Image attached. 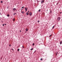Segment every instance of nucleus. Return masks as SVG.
Masks as SVG:
<instances>
[{
	"label": "nucleus",
	"instance_id": "1",
	"mask_svg": "<svg viewBox=\"0 0 62 62\" xmlns=\"http://www.w3.org/2000/svg\"><path fill=\"white\" fill-rule=\"evenodd\" d=\"M61 19V18L60 17H58L57 18V20L58 21H60V19Z\"/></svg>",
	"mask_w": 62,
	"mask_h": 62
},
{
	"label": "nucleus",
	"instance_id": "2",
	"mask_svg": "<svg viewBox=\"0 0 62 62\" xmlns=\"http://www.w3.org/2000/svg\"><path fill=\"white\" fill-rule=\"evenodd\" d=\"M25 11H27V10L28 9V8L27 7H26L25 8Z\"/></svg>",
	"mask_w": 62,
	"mask_h": 62
},
{
	"label": "nucleus",
	"instance_id": "3",
	"mask_svg": "<svg viewBox=\"0 0 62 62\" xmlns=\"http://www.w3.org/2000/svg\"><path fill=\"white\" fill-rule=\"evenodd\" d=\"M41 4H42V3H44V0H43L42 1H41Z\"/></svg>",
	"mask_w": 62,
	"mask_h": 62
},
{
	"label": "nucleus",
	"instance_id": "4",
	"mask_svg": "<svg viewBox=\"0 0 62 62\" xmlns=\"http://www.w3.org/2000/svg\"><path fill=\"white\" fill-rule=\"evenodd\" d=\"M30 16H32V12H30L29 13Z\"/></svg>",
	"mask_w": 62,
	"mask_h": 62
},
{
	"label": "nucleus",
	"instance_id": "5",
	"mask_svg": "<svg viewBox=\"0 0 62 62\" xmlns=\"http://www.w3.org/2000/svg\"><path fill=\"white\" fill-rule=\"evenodd\" d=\"M16 10V9L15 8H14L13 9V11H15Z\"/></svg>",
	"mask_w": 62,
	"mask_h": 62
},
{
	"label": "nucleus",
	"instance_id": "6",
	"mask_svg": "<svg viewBox=\"0 0 62 62\" xmlns=\"http://www.w3.org/2000/svg\"><path fill=\"white\" fill-rule=\"evenodd\" d=\"M60 45H61V44H62V41H60Z\"/></svg>",
	"mask_w": 62,
	"mask_h": 62
},
{
	"label": "nucleus",
	"instance_id": "7",
	"mask_svg": "<svg viewBox=\"0 0 62 62\" xmlns=\"http://www.w3.org/2000/svg\"><path fill=\"white\" fill-rule=\"evenodd\" d=\"M26 31H28V29L27 28H26L25 29Z\"/></svg>",
	"mask_w": 62,
	"mask_h": 62
},
{
	"label": "nucleus",
	"instance_id": "8",
	"mask_svg": "<svg viewBox=\"0 0 62 62\" xmlns=\"http://www.w3.org/2000/svg\"><path fill=\"white\" fill-rule=\"evenodd\" d=\"M11 50H12V52H14V50L13 49V48H12L11 49Z\"/></svg>",
	"mask_w": 62,
	"mask_h": 62
},
{
	"label": "nucleus",
	"instance_id": "9",
	"mask_svg": "<svg viewBox=\"0 0 62 62\" xmlns=\"http://www.w3.org/2000/svg\"><path fill=\"white\" fill-rule=\"evenodd\" d=\"M26 14L27 15H28V14H29V13H27V12L26 13Z\"/></svg>",
	"mask_w": 62,
	"mask_h": 62
},
{
	"label": "nucleus",
	"instance_id": "10",
	"mask_svg": "<svg viewBox=\"0 0 62 62\" xmlns=\"http://www.w3.org/2000/svg\"><path fill=\"white\" fill-rule=\"evenodd\" d=\"M33 50V48H31L30 49V50L31 51H32V50Z\"/></svg>",
	"mask_w": 62,
	"mask_h": 62
},
{
	"label": "nucleus",
	"instance_id": "11",
	"mask_svg": "<svg viewBox=\"0 0 62 62\" xmlns=\"http://www.w3.org/2000/svg\"><path fill=\"white\" fill-rule=\"evenodd\" d=\"M7 16L8 17H9V14H8L7 15Z\"/></svg>",
	"mask_w": 62,
	"mask_h": 62
},
{
	"label": "nucleus",
	"instance_id": "12",
	"mask_svg": "<svg viewBox=\"0 0 62 62\" xmlns=\"http://www.w3.org/2000/svg\"><path fill=\"white\" fill-rule=\"evenodd\" d=\"M34 45H35V44H34V43H33L32 45V46H34Z\"/></svg>",
	"mask_w": 62,
	"mask_h": 62
},
{
	"label": "nucleus",
	"instance_id": "13",
	"mask_svg": "<svg viewBox=\"0 0 62 62\" xmlns=\"http://www.w3.org/2000/svg\"><path fill=\"white\" fill-rule=\"evenodd\" d=\"M40 9H39L38 11V12H40Z\"/></svg>",
	"mask_w": 62,
	"mask_h": 62
},
{
	"label": "nucleus",
	"instance_id": "14",
	"mask_svg": "<svg viewBox=\"0 0 62 62\" xmlns=\"http://www.w3.org/2000/svg\"><path fill=\"white\" fill-rule=\"evenodd\" d=\"M52 11H50V13H51V14L52 13Z\"/></svg>",
	"mask_w": 62,
	"mask_h": 62
},
{
	"label": "nucleus",
	"instance_id": "15",
	"mask_svg": "<svg viewBox=\"0 0 62 62\" xmlns=\"http://www.w3.org/2000/svg\"><path fill=\"white\" fill-rule=\"evenodd\" d=\"M19 50H20V49H19V48H18L17 50V51H19Z\"/></svg>",
	"mask_w": 62,
	"mask_h": 62
},
{
	"label": "nucleus",
	"instance_id": "16",
	"mask_svg": "<svg viewBox=\"0 0 62 62\" xmlns=\"http://www.w3.org/2000/svg\"><path fill=\"white\" fill-rule=\"evenodd\" d=\"M22 13H24V12L23 11L22 12H21Z\"/></svg>",
	"mask_w": 62,
	"mask_h": 62
},
{
	"label": "nucleus",
	"instance_id": "17",
	"mask_svg": "<svg viewBox=\"0 0 62 62\" xmlns=\"http://www.w3.org/2000/svg\"><path fill=\"white\" fill-rule=\"evenodd\" d=\"M24 8V7H22V8Z\"/></svg>",
	"mask_w": 62,
	"mask_h": 62
},
{
	"label": "nucleus",
	"instance_id": "18",
	"mask_svg": "<svg viewBox=\"0 0 62 62\" xmlns=\"http://www.w3.org/2000/svg\"><path fill=\"white\" fill-rule=\"evenodd\" d=\"M52 34H51V35H50V36H49V37H51V36H52Z\"/></svg>",
	"mask_w": 62,
	"mask_h": 62
},
{
	"label": "nucleus",
	"instance_id": "19",
	"mask_svg": "<svg viewBox=\"0 0 62 62\" xmlns=\"http://www.w3.org/2000/svg\"><path fill=\"white\" fill-rule=\"evenodd\" d=\"M1 3H3V1H1Z\"/></svg>",
	"mask_w": 62,
	"mask_h": 62
},
{
	"label": "nucleus",
	"instance_id": "20",
	"mask_svg": "<svg viewBox=\"0 0 62 62\" xmlns=\"http://www.w3.org/2000/svg\"><path fill=\"white\" fill-rule=\"evenodd\" d=\"M40 60H42V58H41L40 59Z\"/></svg>",
	"mask_w": 62,
	"mask_h": 62
},
{
	"label": "nucleus",
	"instance_id": "21",
	"mask_svg": "<svg viewBox=\"0 0 62 62\" xmlns=\"http://www.w3.org/2000/svg\"><path fill=\"white\" fill-rule=\"evenodd\" d=\"M2 25L3 26H4V24H2Z\"/></svg>",
	"mask_w": 62,
	"mask_h": 62
},
{
	"label": "nucleus",
	"instance_id": "22",
	"mask_svg": "<svg viewBox=\"0 0 62 62\" xmlns=\"http://www.w3.org/2000/svg\"><path fill=\"white\" fill-rule=\"evenodd\" d=\"M9 47H10L11 46V45H9Z\"/></svg>",
	"mask_w": 62,
	"mask_h": 62
},
{
	"label": "nucleus",
	"instance_id": "23",
	"mask_svg": "<svg viewBox=\"0 0 62 62\" xmlns=\"http://www.w3.org/2000/svg\"><path fill=\"white\" fill-rule=\"evenodd\" d=\"M16 13H15V14H13V15H15V14H16Z\"/></svg>",
	"mask_w": 62,
	"mask_h": 62
},
{
	"label": "nucleus",
	"instance_id": "24",
	"mask_svg": "<svg viewBox=\"0 0 62 62\" xmlns=\"http://www.w3.org/2000/svg\"><path fill=\"white\" fill-rule=\"evenodd\" d=\"M54 26L53 27H52V28H54Z\"/></svg>",
	"mask_w": 62,
	"mask_h": 62
},
{
	"label": "nucleus",
	"instance_id": "25",
	"mask_svg": "<svg viewBox=\"0 0 62 62\" xmlns=\"http://www.w3.org/2000/svg\"><path fill=\"white\" fill-rule=\"evenodd\" d=\"M37 22H38V23H39V21H38Z\"/></svg>",
	"mask_w": 62,
	"mask_h": 62
},
{
	"label": "nucleus",
	"instance_id": "26",
	"mask_svg": "<svg viewBox=\"0 0 62 62\" xmlns=\"http://www.w3.org/2000/svg\"><path fill=\"white\" fill-rule=\"evenodd\" d=\"M36 50H35L34 52V53H36Z\"/></svg>",
	"mask_w": 62,
	"mask_h": 62
},
{
	"label": "nucleus",
	"instance_id": "27",
	"mask_svg": "<svg viewBox=\"0 0 62 62\" xmlns=\"http://www.w3.org/2000/svg\"><path fill=\"white\" fill-rule=\"evenodd\" d=\"M8 8H9V7L8 6V7H7V8L8 9Z\"/></svg>",
	"mask_w": 62,
	"mask_h": 62
},
{
	"label": "nucleus",
	"instance_id": "28",
	"mask_svg": "<svg viewBox=\"0 0 62 62\" xmlns=\"http://www.w3.org/2000/svg\"><path fill=\"white\" fill-rule=\"evenodd\" d=\"M22 48H24V47L23 46H22Z\"/></svg>",
	"mask_w": 62,
	"mask_h": 62
},
{
	"label": "nucleus",
	"instance_id": "29",
	"mask_svg": "<svg viewBox=\"0 0 62 62\" xmlns=\"http://www.w3.org/2000/svg\"><path fill=\"white\" fill-rule=\"evenodd\" d=\"M60 14L62 13V12H60Z\"/></svg>",
	"mask_w": 62,
	"mask_h": 62
},
{
	"label": "nucleus",
	"instance_id": "30",
	"mask_svg": "<svg viewBox=\"0 0 62 62\" xmlns=\"http://www.w3.org/2000/svg\"><path fill=\"white\" fill-rule=\"evenodd\" d=\"M6 24H5H5H4V25H6Z\"/></svg>",
	"mask_w": 62,
	"mask_h": 62
},
{
	"label": "nucleus",
	"instance_id": "31",
	"mask_svg": "<svg viewBox=\"0 0 62 62\" xmlns=\"http://www.w3.org/2000/svg\"><path fill=\"white\" fill-rule=\"evenodd\" d=\"M56 55H57V54L56 53Z\"/></svg>",
	"mask_w": 62,
	"mask_h": 62
},
{
	"label": "nucleus",
	"instance_id": "32",
	"mask_svg": "<svg viewBox=\"0 0 62 62\" xmlns=\"http://www.w3.org/2000/svg\"><path fill=\"white\" fill-rule=\"evenodd\" d=\"M20 31V32H21V31Z\"/></svg>",
	"mask_w": 62,
	"mask_h": 62
},
{
	"label": "nucleus",
	"instance_id": "33",
	"mask_svg": "<svg viewBox=\"0 0 62 62\" xmlns=\"http://www.w3.org/2000/svg\"><path fill=\"white\" fill-rule=\"evenodd\" d=\"M1 22H2V23H3V21H1Z\"/></svg>",
	"mask_w": 62,
	"mask_h": 62
},
{
	"label": "nucleus",
	"instance_id": "34",
	"mask_svg": "<svg viewBox=\"0 0 62 62\" xmlns=\"http://www.w3.org/2000/svg\"><path fill=\"white\" fill-rule=\"evenodd\" d=\"M29 12V11H28V12Z\"/></svg>",
	"mask_w": 62,
	"mask_h": 62
},
{
	"label": "nucleus",
	"instance_id": "35",
	"mask_svg": "<svg viewBox=\"0 0 62 62\" xmlns=\"http://www.w3.org/2000/svg\"><path fill=\"white\" fill-rule=\"evenodd\" d=\"M47 11H48V10H47Z\"/></svg>",
	"mask_w": 62,
	"mask_h": 62
},
{
	"label": "nucleus",
	"instance_id": "36",
	"mask_svg": "<svg viewBox=\"0 0 62 62\" xmlns=\"http://www.w3.org/2000/svg\"><path fill=\"white\" fill-rule=\"evenodd\" d=\"M13 19L14 20H15V19Z\"/></svg>",
	"mask_w": 62,
	"mask_h": 62
},
{
	"label": "nucleus",
	"instance_id": "37",
	"mask_svg": "<svg viewBox=\"0 0 62 62\" xmlns=\"http://www.w3.org/2000/svg\"><path fill=\"white\" fill-rule=\"evenodd\" d=\"M1 20V19H0V20Z\"/></svg>",
	"mask_w": 62,
	"mask_h": 62
},
{
	"label": "nucleus",
	"instance_id": "38",
	"mask_svg": "<svg viewBox=\"0 0 62 62\" xmlns=\"http://www.w3.org/2000/svg\"><path fill=\"white\" fill-rule=\"evenodd\" d=\"M1 21H2V20H1Z\"/></svg>",
	"mask_w": 62,
	"mask_h": 62
}]
</instances>
